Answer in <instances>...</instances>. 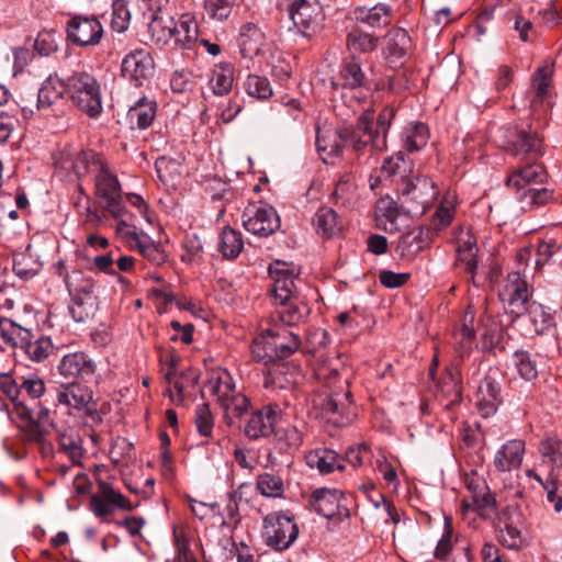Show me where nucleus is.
<instances>
[{
  "label": "nucleus",
  "mask_w": 562,
  "mask_h": 562,
  "mask_svg": "<svg viewBox=\"0 0 562 562\" xmlns=\"http://www.w3.org/2000/svg\"><path fill=\"white\" fill-rule=\"evenodd\" d=\"M407 170H409V162L405 160V155L398 151L384 160L381 167V177L386 179L398 176L404 182L408 180L405 176Z\"/></svg>",
  "instance_id": "nucleus-58"
},
{
  "label": "nucleus",
  "mask_w": 562,
  "mask_h": 562,
  "mask_svg": "<svg viewBox=\"0 0 562 562\" xmlns=\"http://www.w3.org/2000/svg\"><path fill=\"white\" fill-rule=\"evenodd\" d=\"M55 406H63L71 414L72 411L83 413L94 419L98 416L93 405V393L90 387L79 382L61 383L55 391Z\"/></svg>",
  "instance_id": "nucleus-11"
},
{
  "label": "nucleus",
  "mask_w": 562,
  "mask_h": 562,
  "mask_svg": "<svg viewBox=\"0 0 562 562\" xmlns=\"http://www.w3.org/2000/svg\"><path fill=\"white\" fill-rule=\"evenodd\" d=\"M524 515L516 506L505 507L497 522L498 541L508 549H519L524 544Z\"/></svg>",
  "instance_id": "nucleus-15"
},
{
  "label": "nucleus",
  "mask_w": 562,
  "mask_h": 562,
  "mask_svg": "<svg viewBox=\"0 0 562 562\" xmlns=\"http://www.w3.org/2000/svg\"><path fill=\"white\" fill-rule=\"evenodd\" d=\"M522 204V209H532L546 205L553 199L552 191L546 188H530L516 196Z\"/></svg>",
  "instance_id": "nucleus-61"
},
{
  "label": "nucleus",
  "mask_w": 562,
  "mask_h": 562,
  "mask_svg": "<svg viewBox=\"0 0 562 562\" xmlns=\"http://www.w3.org/2000/svg\"><path fill=\"white\" fill-rule=\"evenodd\" d=\"M32 330L23 327L10 318L0 319V338L9 347L22 348L26 339L31 337Z\"/></svg>",
  "instance_id": "nucleus-37"
},
{
  "label": "nucleus",
  "mask_w": 562,
  "mask_h": 562,
  "mask_svg": "<svg viewBox=\"0 0 562 562\" xmlns=\"http://www.w3.org/2000/svg\"><path fill=\"white\" fill-rule=\"evenodd\" d=\"M154 60L150 54L142 48L128 53L122 61V75L133 81L135 86H140L153 70Z\"/></svg>",
  "instance_id": "nucleus-24"
},
{
  "label": "nucleus",
  "mask_w": 562,
  "mask_h": 562,
  "mask_svg": "<svg viewBox=\"0 0 562 562\" xmlns=\"http://www.w3.org/2000/svg\"><path fill=\"white\" fill-rule=\"evenodd\" d=\"M356 21L364 23L370 27H384L392 22L393 10L385 3H379L373 7H358L353 10Z\"/></svg>",
  "instance_id": "nucleus-31"
},
{
  "label": "nucleus",
  "mask_w": 562,
  "mask_h": 562,
  "mask_svg": "<svg viewBox=\"0 0 562 562\" xmlns=\"http://www.w3.org/2000/svg\"><path fill=\"white\" fill-rule=\"evenodd\" d=\"M155 168L159 180L166 186H176L181 177L182 166L178 159L160 156L155 161Z\"/></svg>",
  "instance_id": "nucleus-51"
},
{
  "label": "nucleus",
  "mask_w": 562,
  "mask_h": 562,
  "mask_svg": "<svg viewBox=\"0 0 562 562\" xmlns=\"http://www.w3.org/2000/svg\"><path fill=\"white\" fill-rule=\"evenodd\" d=\"M299 537V527L293 517L282 512L268 514L262 521L263 542L277 550L289 549Z\"/></svg>",
  "instance_id": "nucleus-6"
},
{
  "label": "nucleus",
  "mask_w": 562,
  "mask_h": 562,
  "mask_svg": "<svg viewBox=\"0 0 562 562\" xmlns=\"http://www.w3.org/2000/svg\"><path fill=\"white\" fill-rule=\"evenodd\" d=\"M66 286L71 296L69 312L72 318L76 322H85L89 316L85 307H92L95 301V281L90 274L72 269L67 276Z\"/></svg>",
  "instance_id": "nucleus-8"
},
{
  "label": "nucleus",
  "mask_w": 562,
  "mask_h": 562,
  "mask_svg": "<svg viewBox=\"0 0 562 562\" xmlns=\"http://www.w3.org/2000/svg\"><path fill=\"white\" fill-rule=\"evenodd\" d=\"M411 37L406 30L392 29L386 35L385 57L390 63L401 61L409 52Z\"/></svg>",
  "instance_id": "nucleus-33"
},
{
  "label": "nucleus",
  "mask_w": 562,
  "mask_h": 562,
  "mask_svg": "<svg viewBox=\"0 0 562 562\" xmlns=\"http://www.w3.org/2000/svg\"><path fill=\"white\" fill-rule=\"evenodd\" d=\"M379 38L360 30H352L347 36L348 49L352 53L372 52L378 45Z\"/></svg>",
  "instance_id": "nucleus-56"
},
{
  "label": "nucleus",
  "mask_w": 562,
  "mask_h": 562,
  "mask_svg": "<svg viewBox=\"0 0 562 562\" xmlns=\"http://www.w3.org/2000/svg\"><path fill=\"white\" fill-rule=\"evenodd\" d=\"M234 82V66L229 63H222L214 67L210 85L216 95L227 94Z\"/></svg>",
  "instance_id": "nucleus-47"
},
{
  "label": "nucleus",
  "mask_w": 562,
  "mask_h": 562,
  "mask_svg": "<svg viewBox=\"0 0 562 562\" xmlns=\"http://www.w3.org/2000/svg\"><path fill=\"white\" fill-rule=\"evenodd\" d=\"M66 95L71 103L91 119H98L103 110L99 81L87 71H75L66 79Z\"/></svg>",
  "instance_id": "nucleus-4"
},
{
  "label": "nucleus",
  "mask_w": 562,
  "mask_h": 562,
  "mask_svg": "<svg viewBox=\"0 0 562 562\" xmlns=\"http://www.w3.org/2000/svg\"><path fill=\"white\" fill-rule=\"evenodd\" d=\"M299 274V269L292 263L277 260L269 266V276L272 280L271 293L274 303L301 296L295 285Z\"/></svg>",
  "instance_id": "nucleus-13"
},
{
  "label": "nucleus",
  "mask_w": 562,
  "mask_h": 562,
  "mask_svg": "<svg viewBox=\"0 0 562 562\" xmlns=\"http://www.w3.org/2000/svg\"><path fill=\"white\" fill-rule=\"evenodd\" d=\"M313 405L323 419L337 427L350 424L356 416L349 391L321 394L313 400Z\"/></svg>",
  "instance_id": "nucleus-9"
},
{
  "label": "nucleus",
  "mask_w": 562,
  "mask_h": 562,
  "mask_svg": "<svg viewBox=\"0 0 562 562\" xmlns=\"http://www.w3.org/2000/svg\"><path fill=\"white\" fill-rule=\"evenodd\" d=\"M157 104L147 98H140L127 112V120L132 127L146 130L156 117Z\"/></svg>",
  "instance_id": "nucleus-34"
},
{
  "label": "nucleus",
  "mask_w": 562,
  "mask_h": 562,
  "mask_svg": "<svg viewBox=\"0 0 562 562\" xmlns=\"http://www.w3.org/2000/svg\"><path fill=\"white\" fill-rule=\"evenodd\" d=\"M313 225L316 233L323 238H331L342 229L341 221L330 207L323 206L317 210L313 217Z\"/></svg>",
  "instance_id": "nucleus-35"
},
{
  "label": "nucleus",
  "mask_w": 562,
  "mask_h": 562,
  "mask_svg": "<svg viewBox=\"0 0 562 562\" xmlns=\"http://www.w3.org/2000/svg\"><path fill=\"white\" fill-rule=\"evenodd\" d=\"M471 498V506L473 509L479 512L482 517H488L495 510V497L490 492L486 484L479 486V490L475 488ZM464 506L470 507L469 504H465Z\"/></svg>",
  "instance_id": "nucleus-55"
},
{
  "label": "nucleus",
  "mask_w": 562,
  "mask_h": 562,
  "mask_svg": "<svg viewBox=\"0 0 562 562\" xmlns=\"http://www.w3.org/2000/svg\"><path fill=\"white\" fill-rule=\"evenodd\" d=\"M508 151L520 161L539 160L543 155L542 139L533 131L519 130L508 140Z\"/></svg>",
  "instance_id": "nucleus-23"
},
{
  "label": "nucleus",
  "mask_w": 562,
  "mask_h": 562,
  "mask_svg": "<svg viewBox=\"0 0 562 562\" xmlns=\"http://www.w3.org/2000/svg\"><path fill=\"white\" fill-rule=\"evenodd\" d=\"M172 18L164 16L161 13H154L148 23V33L151 42L155 44H166L172 38L171 32Z\"/></svg>",
  "instance_id": "nucleus-52"
},
{
  "label": "nucleus",
  "mask_w": 562,
  "mask_h": 562,
  "mask_svg": "<svg viewBox=\"0 0 562 562\" xmlns=\"http://www.w3.org/2000/svg\"><path fill=\"white\" fill-rule=\"evenodd\" d=\"M276 305L274 312L270 315V322L290 328L304 324L311 314V308L302 296L277 302Z\"/></svg>",
  "instance_id": "nucleus-21"
},
{
  "label": "nucleus",
  "mask_w": 562,
  "mask_h": 562,
  "mask_svg": "<svg viewBox=\"0 0 562 562\" xmlns=\"http://www.w3.org/2000/svg\"><path fill=\"white\" fill-rule=\"evenodd\" d=\"M339 138L358 154L381 151L386 148L384 135L374 128V115L371 111L362 113L355 126L341 128Z\"/></svg>",
  "instance_id": "nucleus-5"
},
{
  "label": "nucleus",
  "mask_w": 562,
  "mask_h": 562,
  "mask_svg": "<svg viewBox=\"0 0 562 562\" xmlns=\"http://www.w3.org/2000/svg\"><path fill=\"white\" fill-rule=\"evenodd\" d=\"M341 491L323 487L315 490L312 493L310 504L316 513L324 516L325 518L331 519L341 515Z\"/></svg>",
  "instance_id": "nucleus-26"
},
{
  "label": "nucleus",
  "mask_w": 562,
  "mask_h": 562,
  "mask_svg": "<svg viewBox=\"0 0 562 562\" xmlns=\"http://www.w3.org/2000/svg\"><path fill=\"white\" fill-rule=\"evenodd\" d=\"M477 408L483 417L493 415L501 403V384L497 379L488 373L481 381L477 389Z\"/></svg>",
  "instance_id": "nucleus-25"
},
{
  "label": "nucleus",
  "mask_w": 562,
  "mask_h": 562,
  "mask_svg": "<svg viewBox=\"0 0 562 562\" xmlns=\"http://www.w3.org/2000/svg\"><path fill=\"white\" fill-rule=\"evenodd\" d=\"M504 334L505 329L503 325L497 319L487 317L481 338V350L483 352H491L496 348H502L501 344L504 339Z\"/></svg>",
  "instance_id": "nucleus-49"
},
{
  "label": "nucleus",
  "mask_w": 562,
  "mask_h": 562,
  "mask_svg": "<svg viewBox=\"0 0 562 562\" xmlns=\"http://www.w3.org/2000/svg\"><path fill=\"white\" fill-rule=\"evenodd\" d=\"M54 425L50 408L44 402H38L36 419L33 422L30 438L34 441L42 440L48 434V429L54 427Z\"/></svg>",
  "instance_id": "nucleus-53"
},
{
  "label": "nucleus",
  "mask_w": 562,
  "mask_h": 562,
  "mask_svg": "<svg viewBox=\"0 0 562 562\" xmlns=\"http://www.w3.org/2000/svg\"><path fill=\"white\" fill-rule=\"evenodd\" d=\"M269 321V327L254 339L251 353L257 360L289 358L295 353L302 340L297 333Z\"/></svg>",
  "instance_id": "nucleus-3"
},
{
  "label": "nucleus",
  "mask_w": 562,
  "mask_h": 562,
  "mask_svg": "<svg viewBox=\"0 0 562 562\" xmlns=\"http://www.w3.org/2000/svg\"><path fill=\"white\" fill-rule=\"evenodd\" d=\"M427 244L428 237L424 236V229L417 227L400 237L397 251L401 257L414 258L426 247Z\"/></svg>",
  "instance_id": "nucleus-40"
},
{
  "label": "nucleus",
  "mask_w": 562,
  "mask_h": 562,
  "mask_svg": "<svg viewBox=\"0 0 562 562\" xmlns=\"http://www.w3.org/2000/svg\"><path fill=\"white\" fill-rule=\"evenodd\" d=\"M256 486L260 494L266 497H280L284 492L282 479L271 473L258 475Z\"/></svg>",
  "instance_id": "nucleus-60"
},
{
  "label": "nucleus",
  "mask_w": 562,
  "mask_h": 562,
  "mask_svg": "<svg viewBox=\"0 0 562 562\" xmlns=\"http://www.w3.org/2000/svg\"><path fill=\"white\" fill-rule=\"evenodd\" d=\"M131 22V12L125 0H114L112 3L111 27L117 33L125 32Z\"/></svg>",
  "instance_id": "nucleus-64"
},
{
  "label": "nucleus",
  "mask_w": 562,
  "mask_h": 562,
  "mask_svg": "<svg viewBox=\"0 0 562 562\" xmlns=\"http://www.w3.org/2000/svg\"><path fill=\"white\" fill-rule=\"evenodd\" d=\"M552 69L549 66L539 67L532 76V86L535 88V98L530 102L532 109L542 103L548 97Z\"/></svg>",
  "instance_id": "nucleus-54"
},
{
  "label": "nucleus",
  "mask_w": 562,
  "mask_h": 562,
  "mask_svg": "<svg viewBox=\"0 0 562 562\" xmlns=\"http://www.w3.org/2000/svg\"><path fill=\"white\" fill-rule=\"evenodd\" d=\"M525 165L515 168L506 180V186L515 195L521 194L527 189L542 184L547 179L544 167L538 160H525Z\"/></svg>",
  "instance_id": "nucleus-20"
},
{
  "label": "nucleus",
  "mask_w": 562,
  "mask_h": 562,
  "mask_svg": "<svg viewBox=\"0 0 562 562\" xmlns=\"http://www.w3.org/2000/svg\"><path fill=\"white\" fill-rule=\"evenodd\" d=\"M67 37L78 46H94L103 35L101 22L95 16L75 15L67 22Z\"/></svg>",
  "instance_id": "nucleus-18"
},
{
  "label": "nucleus",
  "mask_w": 562,
  "mask_h": 562,
  "mask_svg": "<svg viewBox=\"0 0 562 562\" xmlns=\"http://www.w3.org/2000/svg\"><path fill=\"white\" fill-rule=\"evenodd\" d=\"M243 225L252 235L268 237L280 228L281 223L272 206L254 204L243 212Z\"/></svg>",
  "instance_id": "nucleus-14"
},
{
  "label": "nucleus",
  "mask_w": 562,
  "mask_h": 562,
  "mask_svg": "<svg viewBox=\"0 0 562 562\" xmlns=\"http://www.w3.org/2000/svg\"><path fill=\"white\" fill-rule=\"evenodd\" d=\"M289 18L300 34L312 37L325 22V13L318 0H289Z\"/></svg>",
  "instance_id": "nucleus-10"
},
{
  "label": "nucleus",
  "mask_w": 562,
  "mask_h": 562,
  "mask_svg": "<svg viewBox=\"0 0 562 562\" xmlns=\"http://www.w3.org/2000/svg\"><path fill=\"white\" fill-rule=\"evenodd\" d=\"M281 413L280 406L276 403H269L254 411L245 425V436L251 440L269 437L274 432Z\"/></svg>",
  "instance_id": "nucleus-17"
},
{
  "label": "nucleus",
  "mask_w": 562,
  "mask_h": 562,
  "mask_svg": "<svg viewBox=\"0 0 562 562\" xmlns=\"http://www.w3.org/2000/svg\"><path fill=\"white\" fill-rule=\"evenodd\" d=\"M21 349L24 350L30 360L42 362L50 355L53 342L49 337L44 335L35 337L32 331L31 337L26 339L25 345Z\"/></svg>",
  "instance_id": "nucleus-50"
},
{
  "label": "nucleus",
  "mask_w": 562,
  "mask_h": 562,
  "mask_svg": "<svg viewBox=\"0 0 562 562\" xmlns=\"http://www.w3.org/2000/svg\"><path fill=\"white\" fill-rule=\"evenodd\" d=\"M438 191L426 176H416L402 182L401 203L406 213L422 215L436 200Z\"/></svg>",
  "instance_id": "nucleus-7"
},
{
  "label": "nucleus",
  "mask_w": 562,
  "mask_h": 562,
  "mask_svg": "<svg viewBox=\"0 0 562 562\" xmlns=\"http://www.w3.org/2000/svg\"><path fill=\"white\" fill-rule=\"evenodd\" d=\"M342 143L345 142L339 138V134H334V138H331L330 135L317 132L316 146L324 161H327L329 157L340 156L342 153Z\"/></svg>",
  "instance_id": "nucleus-62"
},
{
  "label": "nucleus",
  "mask_w": 562,
  "mask_h": 562,
  "mask_svg": "<svg viewBox=\"0 0 562 562\" xmlns=\"http://www.w3.org/2000/svg\"><path fill=\"white\" fill-rule=\"evenodd\" d=\"M90 507L97 517L111 515L115 508L133 509L128 498L102 480L98 481V492L90 497Z\"/></svg>",
  "instance_id": "nucleus-19"
},
{
  "label": "nucleus",
  "mask_w": 562,
  "mask_h": 562,
  "mask_svg": "<svg viewBox=\"0 0 562 562\" xmlns=\"http://www.w3.org/2000/svg\"><path fill=\"white\" fill-rule=\"evenodd\" d=\"M529 296L528 283L521 273L519 271L508 273L499 292V299L507 311L516 317L522 316L529 303L532 302Z\"/></svg>",
  "instance_id": "nucleus-12"
},
{
  "label": "nucleus",
  "mask_w": 562,
  "mask_h": 562,
  "mask_svg": "<svg viewBox=\"0 0 562 562\" xmlns=\"http://www.w3.org/2000/svg\"><path fill=\"white\" fill-rule=\"evenodd\" d=\"M308 468L316 469L321 474H329L336 470H344V460L339 454L328 448H316L305 454Z\"/></svg>",
  "instance_id": "nucleus-28"
},
{
  "label": "nucleus",
  "mask_w": 562,
  "mask_h": 562,
  "mask_svg": "<svg viewBox=\"0 0 562 562\" xmlns=\"http://www.w3.org/2000/svg\"><path fill=\"white\" fill-rule=\"evenodd\" d=\"M456 265L474 278L477 269V240L470 227L461 226L456 233Z\"/></svg>",
  "instance_id": "nucleus-22"
},
{
  "label": "nucleus",
  "mask_w": 562,
  "mask_h": 562,
  "mask_svg": "<svg viewBox=\"0 0 562 562\" xmlns=\"http://www.w3.org/2000/svg\"><path fill=\"white\" fill-rule=\"evenodd\" d=\"M55 165L78 179L92 175L95 195L103 201L104 207L115 218L123 215L121 184L100 154L65 148L55 157Z\"/></svg>",
  "instance_id": "nucleus-1"
},
{
  "label": "nucleus",
  "mask_w": 562,
  "mask_h": 562,
  "mask_svg": "<svg viewBox=\"0 0 562 562\" xmlns=\"http://www.w3.org/2000/svg\"><path fill=\"white\" fill-rule=\"evenodd\" d=\"M525 453V442L509 440L495 453L494 465L502 472L512 471L520 467Z\"/></svg>",
  "instance_id": "nucleus-29"
},
{
  "label": "nucleus",
  "mask_w": 562,
  "mask_h": 562,
  "mask_svg": "<svg viewBox=\"0 0 562 562\" xmlns=\"http://www.w3.org/2000/svg\"><path fill=\"white\" fill-rule=\"evenodd\" d=\"M59 450L67 454L74 463H80L83 456L80 435L72 428L59 430L57 434Z\"/></svg>",
  "instance_id": "nucleus-42"
},
{
  "label": "nucleus",
  "mask_w": 562,
  "mask_h": 562,
  "mask_svg": "<svg viewBox=\"0 0 562 562\" xmlns=\"http://www.w3.org/2000/svg\"><path fill=\"white\" fill-rule=\"evenodd\" d=\"M542 464L551 469L550 473L562 467V441L557 437H547L539 446Z\"/></svg>",
  "instance_id": "nucleus-44"
},
{
  "label": "nucleus",
  "mask_w": 562,
  "mask_h": 562,
  "mask_svg": "<svg viewBox=\"0 0 562 562\" xmlns=\"http://www.w3.org/2000/svg\"><path fill=\"white\" fill-rule=\"evenodd\" d=\"M400 212L397 203L390 196L380 198L375 204L376 226L387 233L400 231Z\"/></svg>",
  "instance_id": "nucleus-30"
},
{
  "label": "nucleus",
  "mask_w": 562,
  "mask_h": 562,
  "mask_svg": "<svg viewBox=\"0 0 562 562\" xmlns=\"http://www.w3.org/2000/svg\"><path fill=\"white\" fill-rule=\"evenodd\" d=\"M403 146L408 151H417L426 146L429 138V131L426 124L412 122L404 127Z\"/></svg>",
  "instance_id": "nucleus-43"
},
{
  "label": "nucleus",
  "mask_w": 562,
  "mask_h": 562,
  "mask_svg": "<svg viewBox=\"0 0 562 562\" xmlns=\"http://www.w3.org/2000/svg\"><path fill=\"white\" fill-rule=\"evenodd\" d=\"M204 387L223 409L228 425L233 424L234 418L241 417L250 406V401L236 389L234 379L226 369L213 370Z\"/></svg>",
  "instance_id": "nucleus-2"
},
{
  "label": "nucleus",
  "mask_w": 562,
  "mask_h": 562,
  "mask_svg": "<svg viewBox=\"0 0 562 562\" xmlns=\"http://www.w3.org/2000/svg\"><path fill=\"white\" fill-rule=\"evenodd\" d=\"M244 248L241 234L229 226L223 228L220 234L217 250L226 259H235Z\"/></svg>",
  "instance_id": "nucleus-45"
},
{
  "label": "nucleus",
  "mask_w": 562,
  "mask_h": 562,
  "mask_svg": "<svg viewBox=\"0 0 562 562\" xmlns=\"http://www.w3.org/2000/svg\"><path fill=\"white\" fill-rule=\"evenodd\" d=\"M134 246L143 258L155 266H160L167 261L168 256L159 244L147 239L136 238Z\"/></svg>",
  "instance_id": "nucleus-59"
},
{
  "label": "nucleus",
  "mask_w": 562,
  "mask_h": 562,
  "mask_svg": "<svg viewBox=\"0 0 562 562\" xmlns=\"http://www.w3.org/2000/svg\"><path fill=\"white\" fill-rule=\"evenodd\" d=\"M66 80L49 76L41 86L37 93V108H49L66 94Z\"/></svg>",
  "instance_id": "nucleus-38"
},
{
  "label": "nucleus",
  "mask_w": 562,
  "mask_h": 562,
  "mask_svg": "<svg viewBox=\"0 0 562 562\" xmlns=\"http://www.w3.org/2000/svg\"><path fill=\"white\" fill-rule=\"evenodd\" d=\"M171 32L175 43L183 49H191L198 41V23L190 13L181 14L177 21L172 19Z\"/></svg>",
  "instance_id": "nucleus-27"
},
{
  "label": "nucleus",
  "mask_w": 562,
  "mask_h": 562,
  "mask_svg": "<svg viewBox=\"0 0 562 562\" xmlns=\"http://www.w3.org/2000/svg\"><path fill=\"white\" fill-rule=\"evenodd\" d=\"M95 370V361L82 350L65 353L57 364L59 375L71 382L88 381L94 375Z\"/></svg>",
  "instance_id": "nucleus-16"
},
{
  "label": "nucleus",
  "mask_w": 562,
  "mask_h": 562,
  "mask_svg": "<svg viewBox=\"0 0 562 562\" xmlns=\"http://www.w3.org/2000/svg\"><path fill=\"white\" fill-rule=\"evenodd\" d=\"M356 191L357 184L353 177L350 175L342 176L336 183L333 192L335 203L342 206H350L355 201Z\"/></svg>",
  "instance_id": "nucleus-57"
},
{
  "label": "nucleus",
  "mask_w": 562,
  "mask_h": 562,
  "mask_svg": "<svg viewBox=\"0 0 562 562\" xmlns=\"http://www.w3.org/2000/svg\"><path fill=\"white\" fill-rule=\"evenodd\" d=\"M366 83V76L360 64L355 58L345 61L339 71L337 81L333 82L335 86H341L342 88L350 89L364 87Z\"/></svg>",
  "instance_id": "nucleus-41"
},
{
  "label": "nucleus",
  "mask_w": 562,
  "mask_h": 562,
  "mask_svg": "<svg viewBox=\"0 0 562 562\" xmlns=\"http://www.w3.org/2000/svg\"><path fill=\"white\" fill-rule=\"evenodd\" d=\"M265 42V34L254 23H246L241 26L239 35L240 54L246 59H254L261 52Z\"/></svg>",
  "instance_id": "nucleus-32"
},
{
  "label": "nucleus",
  "mask_w": 562,
  "mask_h": 562,
  "mask_svg": "<svg viewBox=\"0 0 562 562\" xmlns=\"http://www.w3.org/2000/svg\"><path fill=\"white\" fill-rule=\"evenodd\" d=\"M199 376L193 371H187L181 373H175V378L169 384L168 392L172 403L181 405L186 398L191 394L190 390H193L198 384Z\"/></svg>",
  "instance_id": "nucleus-36"
},
{
  "label": "nucleus",
  "mask_w": 562,
  "mask_h": 562,
  "mask_svg": "<svg viewBox=\"0 0 562 562\" xmlns=\"http://www.w3.org/2000/svg\"><path fill=\"white\" fill-rule=\"evenodd\" d=\"M244 89L249 97L268 99L272 95V88L266 77L249 75L244 82Z\"/></svg>",
  "instance_id": "nucleus-63"
},
{
  "label": "nucleus",
  "mask_w": 562,
  "mask_h": 562,
  "mask_svg": "<svg viewBox=\"0 0 562 562\" xmlns=\"http://www.w3.org/2000/svg\"><path fill=\"white\" fill-rule=\"evenodd\" d=\"M524 315L530 322L532 329L536 334H544L554 326V316L549 308L542 304L532 301L527 306Z\"/></svg>",
  "instance_id": "nucleus-39"
},
{
  "label": "nucleus",
  "mask_w": 562,
  "mask_h": 562,
  "mask_svg": "<svg viewBox=\"0 0 562 562\" xmlns=\"http://www.w3.org/2000/svg\"><path fill=\"white\" fill-rule=\"evenodd\" d=\"M303 443V432L296 426H286L276 431L277 449L281 453L292 454Z\"/></svg>",
  "instance_id": "nucleus-46"
},
{
  "label": "nucleus",
  "mask_w": 562,
  "mask_h": 562,
  "mask_svg": "<svg viewBox=\"0 0 562 562\" xmlns=\"http://www.w3.org/2000/svg\"><path fill=\"white\" fill-rule=\"evenodd\" d=\"M473 319L474 314L470 311H467L464 315L463 325L460 328V330L456 333V350L461 358L470 355L475 342V330L472 326Z\"/></svg>",
  "instance_id": "nucleus-48"
}]
</instances>
